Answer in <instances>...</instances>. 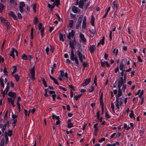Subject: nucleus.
Returning <instances> with one entry per match:
<instances>
[{
	"label": "nucleus",
	"instance_id": "f257e3e1",
	"mask_svg": "<svg viewBox=\"0 0 146 146\" xmlns=\"http://www.w3.org/2000/svg\"><path fill=\"white\" fill-rule=\"evenodd\" d=\"M75 38V32L73 30H72L71 32L69 33L67 36V38L68 39L70 40H72V39Z\"/></svg>",
	"mask_w": 146,
	"mask_h": 146
},
{
	"label": "nucleus",
	"instance_id": "f03ea898",
	"mask_svg": "<svg viewBox=\"0 0 146 146\" xmlns=\"http://www.w3.org/2000/svg\"><path fill=\"white\" fill-rule=\"evenodd\" d=\"M70 60L72 61H74L77 66L79 65V60L77 56L76 55L70 58Z\"/></svg>",
	"mask_w": 146,
	"mask_h": 146
},
{
	"label": "nucleus",
	"instance_id": "7ed1b4c3",
	"mask_svg": "<svg viewBox=\"0 0 146 146\" xmlns=\"http://www.w3.org/2000/svg\"><path fill=\"white\" fill-rule=\"evenodd\" d=\"M91 78H87L84 80L82 84V86L84 87L86 85H88L90 82Z\"/></svg>",
	"mask_w": 146,
	"mask_h": 146
},
{
	"label": "nucleus",
	"instance_id": "20e7f679",
	"mask_svg": "<svg viewBox=\"0 0 146 146\" xmlns=\"http://www.w3.org/2000/svg\"><path fill=\"white\" fill-rule=\"evenodd\" d=\"M83 18L82 17H80L78 19V21L76 23V28L78 29H79L80 26L81 25L82 20Z\"/></svg>",
	"mask_w": 146,
	"mask_h": 146
},
{
	"label": "nucleus",
	"instance_id": "39448f33",
	"mask_svg": "<svg viewBox=\"0 0 146 146\" xmlns=\"http://www.w3.org/2000/svg\"><path fill=\"white\" fill-rule=\"evenodd\" d=\"M9 121L7 120V122L5 123L3 126L2 129V132L3 134L4 132L6 130V128H9Z\"/></svg>",
	"mask_w": 146,
	"mask_h": 146
},
{
	"label": "nucleus",
	"instance_id": "423d86ee",
	"mask_svg": "<svg viewBox=\"0 0 146 146\" xmlns=\"http://www.w3.org/2000/svg\"><path fill=\"white\" fill-rule=\"evenodd\" d=\"M0 19L1 23L6 26L10 24L9 22L7 20L1 17H0Z\"/></svg>",
	"mask_w": 146,
	"mask_h": 146
},
{
	"label": "nucleus",
	"instance_id": "0eeeda50",
	"mask_svg": "<svg viewBox=\"0 0 146 146\" xmlns=\"http://www.w3.org/2000/svg\"><path fill=\"white\" fill-rule=\"evenodd\" d=\"M8 95L10 98H11L12 99H15L16 97V93L14 92H13L11 91H10L8 93Z\"/></svg>",
	"mask_w": 146,
	"mask_h": 146
},
{
	"label": "nucleus",
	"instance_id": "6e6552de",
	"mask_svg": "<svg viewBox=\"0 0 146 146\" xmlns=\"http://www.w3.org/2000/svg\"><path fill=\"white\" fill-rule=\"evenodd\" d=\"M9 15L12 17L13 19L15 20H17V16L15 14L14 12L11 11L9 13Z\"/></svg>",
	"mask_w": 146,
	"mask_h": 146
},
{
	"label": "nucleus",
	"instance_id": "1a4fd4ad",
	"mask_svg": "<svg viewBox=\"0 0 146 146\" xmlns=\"http://www.w3.org/2000/svg\"><path fill=\"white\" fill-rule=\"evenodd\" d=\"M86 16H84V19L82 23V28L83 29H84L86 27Z\"/></svg>",
	"mask_w": 146,
	"mask_h": 146
},
{
	"label": "nucleus",
	"instance_id": "9d476101",
	"mask_svg": "<svg viewBox=\"0 0 146 146\" xmlns=\"http://www.w3.org/2000/svg\"><path fill=\"white\" fill-rule=\"evenodd\" d=\"M77 55L78 56L79 60L81 62L83 63V58L82 57V55L81 52L79 50L77 51Z\"/></svg>",
	"mask_w": 146,
	"mask_h": 146
},
{
	"label": "nucleus",
	"instance_id": "9b49d317",
	"mask_svg": "<svg viewBox=\"0 0 146 146\" xmlns=\"http://www.w3.org/2000/svg\"><path fill=\"white\" fill-rule=\"evenodd\" d=\"M120 80H119L118 85V87H121L122 85L124 83H126V82L123 81V80L122 77H121L120 78Z\"/></svg>",
	"mask_w": 146,
	"mask_h": 146
},
{
	"label": "nucleus",
	"instance_id": "f8f14e48",
	"mask_svg": "<svg viewBox=\"0 0 146 146\" xmlns=\"http://www.w3.org/2000/svg\"><path fill=\"white\" fill-rule=\"evenodd\" d=\"M96 48L95 45L94 44L91 46L89 48V50L91 53H94L96 50Z\"/></svg>",
	"mask_w": 146,
	"mask_h": 146
},
{
	"label": "nucleus",
	"instance_id": "ddd939ff",
	"mask_svg": "<svg viewBox=\"0 0 146 146\" xmlns=\"http://www.w3.org/2000/svg\"><path fill=\"white\" fill-rule=\"evenodd\" d=\"M7 100L9 103H11V104L12 106L13 107H14L15 106V105L14 104V101L15 99H12L11 98H8Z\"/></svg>",
	"mask_w": 146,
	"mask_h": 146
},
{
	"label": "nucleus",
	"instance_id": "4468645a",
	"mask_svg": "<svg viewBox=\"0 0 146 146\" xmlns=\"http://www.w3.org/2000/svg\"><path fill=\"white\" fill-rule=\"evenodd\" d=\"M113 9L116 8V9L114 12V14L117 11L118 9V7L117 3L115 1H114L113 2Z\"/></svg>",
	"mask_w": 146,
	"mask_h": 146
},
{
	"label": "nucleus",
	"instance_id": "2eb2a0df",
	"mask_svg": "<svg viewBox=\"0 0 146 146\" xmlns=\"http://www.w3.org/2000/svg\"><path fill=\"white\" fill-rule=\"evenodd\" d=\"M42 25L41 23L39 24L38 26L39 30H40V32H44V26H42Z\"/></svg>",
	"mask_w": 146,
	"mask_h": 146
},
{
	"label": "nucleus",
	"instance_id": "dca6fc26",
	"mask_svg": "<svg viewBox=\"0 0 146 146\" xmlns=\"http://www.w3.org/2000/svg\"><path fill=\"white\" fill-rule=\"evenodd\" d=\"M64 36L65 37V34L63 35L62 34L60 33L59 34V40L61 41L64 42Z\"/></svg>",
	"mask_w": 146,
	"mask_h": 146
},
{
	"label": "nucleus",
	"instance_id": "f3484780",
	"mask_svg": "<svg viewBox=\"0 0 146 146\" xmlns=\"http://www.w3.org/2000/svg\"><path fill=\"white\" fill-rule=\"evenodd\" d=\"M95 17L92 15L91 16V23L92 25L93 26H94L95 25Z\"/></svg>",
	"mask_w": 146,
	"mask_h": 146
},
{
	"label": "nucleus",
	"instance_id": "a211bd4d",
	"mask_svg": "<svg viewBox=\"0 0 146 146\" xmlns=\"http://www.w3.org/2000/svg\"><path fill=\"white\" fill-rule=\"evenodd\" d=\"M71 40H70L69 41L70 46L71 49H74L75 48L74 46L76 44L72 43Z\"/></svg>",
	"mask_w": 146,
	"mask_h": 146
},
{
	"label": "nucleus",
	"instance_id": "6ab92c4d",
	"mask_svg": "<svg viewBox=\"0 0 146 146\" xmlns=\"http://www.w3.org/2000/svg\"><path fill=\"white\" fill-rule=\"evenodd\" d=\"M5 7L3 3H0V13H2V10L5 9Z\"/></svg>",
	"mask_w": 146,
	"mask_h": 146
},
{
	"label": "nucleus",
	"instance_id": "aec40b11",
	"mask_svg": "<svg viewBox=\"0 0 146 146\" xmlns=\"http://www.w3.org/2000/svg\"><path fill=\"white\" fill-rule=\"evenodd\" d=\"M110 9H111V7L110 6L108 8V9H107V10L105 13V14L104 15V16H103V17L102 18V19H103V20L104 19V18H106L107 17L108 12L110 10Z\"/></svg>",
	"mask_w": 146,
	"mask_h": 146
},
{
	"label": "nucleus",
	"instance_id": "412c9836",
	"mask_svg": "<svg viewBox=\"0 0 146 146\" xmlns=\"http://www.w3.org/2000/svg\"><path fill=\"white\" fill-rule=\"evenodd\" d=\"M84 2L82 0H80L79 1L78 5L79 7L80 8H82L84 6Z\"/></svg>",
	"mask_w": 146,
	"mask_h": 146
},
{
	"label": "nucleus",
	"instance_id": "4be33fe9",
	"mask_svg": "<svg viewBox=\"0 0 146 146\" xmlns=\"http://www.w3.org/2000/svg\"><path fill=\"white\" fill-rule=\"evenodd\" d=\"M72 10L74 13H77L78 11L77 7L75 6H73L72 7Z\"/></svg>",
	"mask_w": 146,
	"mask_h": 146
},
{
	"label": "nucleus",
	"instance_id": "5701e85b",
	"mask_svg": "<svg viewBox=\"0 0 146 146\" xmlns=\"http://www.w3.org/2000/svg\"><path fill=\"white\" fill-rule=\"evenodd\" d=\"M105 117L108 119H110L111 117V116L108 113V111L106 108L105 110Z\"/></svg>",
	"mask_w": 146,
	"mask_h": 146
},
{
	"label": "nucleus",
	"instance_id": "b1692460",
	"mask_svg": "<svg viewBox=\"0 0 146 146\" xmlns=\"http://www.w3.org/2000/svg\"><path fill=\"white\" fill-rule=\"evenodd\" d=\"M127 62V58H124L121 60V62H120V64H122L124 65H125Z\"/></svg>",
	"mask_w": 146,
	"mask_h": 146
},
{
	"label": "nucleus",
	"instance_id": "393cba45",
	"mask_svg": "<svg viewBox=\"0 0 146 146\" xmlns=\"http://www.w3.org/2000/svg\"><path fill=\"white\" fill-rule=\"evenodd\" d=\"M30 73L32 74H35V67L34 66L30 70Z\"/></svg>",
	"mask_w": 146,
	"mask_h": 146
},
{
	"label": "nucleus",
	"instance_id": "a878e982",
	"mask_svg": "<svg viewBox=\"0 0 146 146\" xmlns=\"http://www.w3.org/2000/svg\"><path fill=\"white\" fill-rule=\"evenodd\" d=\"M22 58L25 60H27L28 59V58L27 55L25 54H23L21 56Z\"/></svg>",
	"mask_w": 146,
	"mask_h": 146
},
{
	"label": "nucleus",
	"instance_id": "bb28decb",
	"mask_svg": "<svg viewBox=\"0 0 146 146\" xmlns=\"http://www.w3.org/2000/svg\"><path fill=\"white\" fill-rule=\"evenodd\" d=\"M82 66L83 68H85L86 67H88L89 66V64L88 62H84L82 63Z\"/></svg>",
	"mask_w": 146,
	"mask_h": 146
},
{
	"label": "nucleus",
	"instance_id": "cd10ccee",
	"mask_svg": "<svg viewBox=\"0 0 146 146\" xmlns=\"http://www.w3.org/2000/svg\"><path fill=\"white\" fill-rule=\"evenodd\" d=\"M9 82H8L7 83L6 88H5V91H6V94H7V92H8V91H9Z\"/></svg>",
	"mask_w": 146,
	"mask_h": 146
},
{
	"label": "nucleus",
	"instance_id": "c85d7f7f",
	"mask_svg": "<svg viewBox=\"0 0 146 146\" xmlns=\"http://www.w3.org/2000/svg\"><path fill=\"white\" fill-rule=\"evenodd\" d=\"M33 31L34 28L33 27L31 29V40L33 39Z\"/></svg>",
	"mask_w": 146,
	"mask_h": 146
},
{
	"label": "nucleus",
	"instance_id": "c756f323",
	"mask_svg": "<svg viewBox=\"0 0 146 146\" xmlns=\"http://www.w3.org/2000/svg\"><path fill=\"white\" fill-rule=\"evenodd\" d=\"M118 94L119 96H121L122 94V90L121 89V87H118Z\"/></svg>",
	"mask_w": 146,
	"mask_h": 146
},
{
	"label": "nucleus",
	"instance_id": "7c9ffc66",
	"mask_svg": "<svg viewBox=\"0 0 146 146\" xmlns=\"http://www.w3.org/2000/svg\"><path fill=\"white\" fill-rule=\"evenodd\" d=\"M14 77L17 82H18L19 79V77L18 74H15L14 75Z\"/></svg>",
	"mask_w": 146,
	"mask_h": 146
},
{
	"label": "nucleus",
	"instance_id": "2f4dec72",
	"mask_svg": "<svg viewBox=\"0 0 146 146\" xmlns=\"http://www.w3.org/2000/svg\"><path fill=\"white\" fill-rule=\"evenodd\" d=\"M52 119H56V120L59 119V117L57 116L54 114H52Z\"/></svg>",
	"mask_w": 146,
	"mask_h": 146
},
{
	"label": "nucleus",
	"instance_id": "473e14b6",
	"mask_svg": "<svg viewBox=\"0 0 146 146\" xmlns=\"http://www.w3.org/2000/svg\"><path fill=\"white\" fill-rule=\"evenodd\" d=\"M4 81L3 79L2 78H1L0 80V83L3 88H4Z\"/></svg>",
	"mask_w": 146,
	"mask_h": 146
},
{
	"label": "nucleus",
	"instance_id": "72a5a7b5",
	"mask_svg": "<svg viewBox=\"0 0 146 146\" xmlns=\"http://www.w3.org/2000/svg\"><path fill=\"white\" fill-rule=\"evenodd\" d=\"M125 65L123 64H120L119 68L120 70L121 71H124L125 69H124Z\"/></svg>",
	"mask_w": 146,
	"mask_h": 146
},
{
	"label": "nucleus",
	"instance_id": "f704fd0d",
	"mask_svg": "<svg viewBox=\"0 0 146 146\" xmlns=\"http://www.w3.org/2000/svg\"><path fill=\"white\" fill-rule=\"evenodd\" d=\"M105 38V36H104L103 37L102 40H100V43H101V44L102 45H104L105 44V42H104Z\"/></svg>",
	"mask_w": 146,
	"mask_h": 146
},
{
	"label": "nucleus",
	"instance_id": "c9c22d12",
	"mask_svg": "<svg viewBox=\"0 0 146 146\" xmlns=\"http://www.w3.org/2000/svg\"><path fill=\"white\" fill-rule=\"evenodd\" d=\"M73 21L72 20H70L69 21V27L70 28H72L73 26Z\"/></svg>",
	"mask_w": 146,
	"mask_h": 146
},
{
	"label": "nucleus",
	"instance_id": "e433bc0d",
	"mask_svg": "<svg viewBox=\"0 0 146 146\" xmlns=\"http://www.w3.org/2000/svg\"><path fill=\"white\" fill-rule=\"evenodd\" d=\"M25 5V4L24 2H21L19 5V8H23Z\"/></svg>",
	"mask_w": 146,
	"mask_h": 146
},
{
	"label": "nucleus",
	"instance_id": "4c0bfd02",
	"mask_svg": "<svg viewBox=\"0 0 146 146\" xmlns=\"http://www.w3.org/2000/svg\"><path fill=\"white\" fill-rule=\"evenodd\" d=\"M73 49H71V53L70 54V58L76 55L74 54Z\"/></svg>",
	"mask_w": 146,
	"mask_h": 146
},
{
	"label": "nucleus",
	"instance_id": "58836bf2",
	"mask_svg": "<svg viewBox=\"0 0 146 146\" xmlns=\"http://www.w3.org/2000/svg\"><path fill=\"white\" fill-rule=\"evenodd\" d=\"M53 2L55 6L57 7H58L60 4V2L58 1H54Z\"/></svg>",
	"mask_w": 146,
	"mask_h": 146
},
{
	"label": "nucleus",
	"instance_id": "ea45409f",
	"mask_svg": "<svg viewBox=\"0 0 146 146\" xmlns=\"http://www.w3.org/2000/svg\"><path fill=\"white\" fill-rule=\"evenodd\" d=\"M74 126L73 124L70 122V123H68L67 127L69 128H70Z\"/></svg>",
	"mask_w": 146,
	"mask_h": 146
},
{
	"label": "nucleus",
	"instance_id": "a19ab883",
	"mask_svg": "<svg viewBox=\"0 0 146 146\" xmlns=\"http://www.w3.org/2000/svg\"><path fill=\"white\" fill-rule=\"evenodd\" d=\"M33 21L35 25H36L38 21V18L36 17H35Z\"/></svg>",
	"mask_w": 146,
	"mask_h": 146
},
{
	"label": "nucleus",
	"instance_id": "79ce46f5",
	"mask_svg": "<svg viewBox=\"0 0 146 146\" xmlns=\"http://www.w3.org/2000/svg\"><path fill=\"white\" fill-rule=\"evenodd\" d=\"M131 113L129 114V116L131 118H132L134 117V113L133 111L131 110Z\"/></svg>",
	"mask_w": 146,
	"mask_h": 146
},
{
	"label": "nucleus",
	"instance_id": "37998d69",
	"mask_svg": "<svg viewBox=\"0 0 146 146\" xmlns=\"http://www.w3.org/2000/svg\"><path fill=\"white\" fill-rule=\"evenodd\" d=\"M144 94V91L143 90H142L139 95V98H142L143 97V95Z\"/></svg>",
	"mask_w": 146,
	"mask_h": 146
},
{
	"label": "nucleus",
	"instance_id": "c03bdc74",
	"mask_svg": "<svg viewBox=\"0 0 146 146\" xmlns=\"http://www.w3.org/2000/svg\"><path fill=\"white\" fill-rule=\"evenodd\" d=\"M78 49L79 50H79V51H80V52H82V48L81 45V44H78Z\"/></svg>",
	"mask_w": 146,
	"mask_h": 146
},
{
	"label": "nucleus",
	"instance_id": "a18cd8bd",
	"mask_svg": "<svg viewBox=\"0 0 146 146\" xmlns=\"http://www.w3.org/2000/svg\"><path fill=\"white\" fill-rule=\"evenodd\" d=\"M3 72L5 74L6 76H7L8 73L7 72L6 68L5 67L3 68Z\"/></svg>",
	"mask_w": 146,
	"mask_h": 146
},
{
	"label": "nucleus",
	"instance_id": "49530a36",
	"mask_svg": "<svg viewBox=\"0 0 146 146\" xmlns=\"http://www.w3.org/2000/svg\"><path fill=\"white\" fill-rule=\"evenodd\" d=\"M69 86L71 89V90H76L77 88L76 87H74L73 86L71 85H69Z\"/></svg>",
	"mask_w": 146,
	"mask_h": 146
},
{
	"label": "nucleus",
	"instance_id": "de8ad7c7",
	"mask_svg": "<svg viewBox=\"0 0 146 146\" xmlns=\"http://www.w3.org/2000/svg\"><path fill=\"white\" fill-rule=\"evenodd\" d=\"M94 89V86H91L90 87V89H89V90H88V91L89 92H92Z\"/></svg>",
	"mask_w": 146,
	"mask_h": 146
},
{
	"label": "nucleus",
	"instance_id": "09e8293b",
	"mask_svg": "<svg viewBox=\"0 0 146 146\" xmlns=\"http://www.w3.org/2000/svg\"><path fill=\"white\" fill-rule=\"evenodd\" d=\"M58 88L61 89L62 90L65 91H66L67 90V89L66 88L60 86H58Z\"/></svg>",
	"mask_w": 146,
	"mask_h": 146
},
{
	"label": "nucleus",
	"instance_id": "8fccbe9b",
	"mask_svg": "<svg viewBox=\"0 0 146 146\" xmlns=\"http://www.w3.org/2000/svg\"><path fill=\"white\" fill-rule=\"evenodd\" d=\"M47 88H46L45 89V94H44V96L45 97H48V95L47 94Z\"/></svg>",
	"mask_w": 146,
	"mask_h": 146
},
{
	"label": "nucleus",
	"instance_id": "3c124183",
	"mask_svg": "<svg viewBox=\"0 0 146 146\" xmlns=\"http://www.w3.org/2000/svg\"><path fill=\"white\" fill-rule=\"evenodd\" d=\"M50 50L51 51V52L52 53H53L54 52V47L53 46H52L51 45H50Z\"/></svg>",
	"mask_w": 146,
	"mask_h": 146
},
{
	"label": "nucleus",
	"instance_id": "603ef678",
	"mask_svg": "<svg viewBox=\"0 0 146 146\" xmlns=\"http://www.w3.org/2000/svg\"><path fill=\"white\" fill-rule=\"evenodd\" d=\"M24 112H25V116H27V115H28V116H29V112H28L27 110H25V109H24Z\"/></svg>",
	"mask_w": 146,
	"mask_h": 146
},
{
	"label": "nucleus",
	"instance_id": "864d4df0",
	"mask_svg": "<svg viewBox=\"0 0 146 146\" xmlns=\"http://www.w3.org/2000/svg\"><path fill=\"white\" fill-rule=\"evenodd\" d=\"M12 117L13 119H17V115H16L13 114V112H12Z\"/></svg>",
	"mask_w": 146,
	"mask_h": 146
},
{
	"label": "nucleus",
	"instance_id": "5fc2aeb1",
	"mask_svg": "<svg viewBox=\"0 0 146 146\" xmlns=\"http://www.w3.org/2000/svg\"><path fill=\"white\" fill-rule=\"evenodd\" d=\"M36 4H34L32 7V9H33V11L35 12H36Z\"/></svg>",
	"mask_w": 146,
	"mask_h": 146
},
{
	"label": "nucleus",
	"instance_id": "6e6d98bb",
	"mask_svg": "<svg viewBox=\"0 0 146 146\" xmlns=\"http://www.w3.org/2000/svg\"><path fill=\"white\" fill-rule=\"evenodd\" d=\"M119 104L120 106H121L123 104V102L121 98H119Z\"/></svg>",
	"mask_w": 146,
	"mask_h": 146
},
{
	"label": "nucleus",
	"instance_id": "4d7b16f0",
	"mask_svg": "<svg viewBox=\"0 0 146 146\" xmlns=\"http://www.w3.org/2000/svg\"><path fill=\"white\" fill-rule=\"evenodd\" d=\"M56 96V95L55 93L52 95V97L53 101H55L56 100L55 98Z\"/></svg>",
	"mask_w": 146,
	"mask_h": 146
},
{
	"label": "nucleus",
	"instance_id": "13d9d810",
	"mask_svg": "<svg viewBox=\"0 0 146 146\" xmlns=\"http://www.w3.org/2000/svg\"><path fill=\"white\" fill-rule=\"evenodd\" d=\"M60 74L61 76L62 77H63L64 76V70H61L60 71Z\"/></svg>",
	"mask_w": 146,
	"mask_h": 146
},
{
	"label": "nucleus",
	"instance_id": "bf43d9fd",
	"mask_svg": "<svg viewBox=\"0 0 146 146\" xmlns=\"http://www.w3.org/2000/svg\"><path fill=\"white\" fill-rule=\"evenodd\" d=\"M8 133V135L9 136H11L12 135V131L11 130H9L8 131V132H7Z\"/></svg>",
	"mask_w": 146,
	"mask_h": 146
},
{
	"label": "nucleus",
	"instance_id": "052dcab7",
	"mask_svg": "<svg viewBox=\"0 0 146 146\" xmlns=\"http://www.w3.org/2000/svg\"><path fill=\"white\" fill-rule=\"evenodd\" d=\"M8 112V111L7 110L5 113L4 116V119L5 120H6L7 119Z\"/></svg>",
	"mask_w": 146,
	"mask_h": 146
},
{
	"label": "nucleus",
	"instance_id": "680f3d73",
	"mask_svg": "<svg viewBox=\"0 0 146 146\" xmlns=\"http://www.w3.org/2000/svg\"><path fill=\"white\" fill-rule=\"evenodd\" d=\"M1 93L3 94V98H4L5 96V90H4V91H3V89H2L1 90Z\"/></svg>",
	"mask_w": 146,
	"mask_h": 146
},
{
	"label": "nucleus",
	"instance_id": "e2e57ef3",
	"mask_svg": "<svg viewBox=\"0 0 146 146\" xmlns=\"http://www.w3.org/2000/svg\"><path fill=\"white\" fill-rule=\"evenodd\" d=\"M105 138L104 137H102V138L99 139L98 141L100 143H102L103 141H105Z\"/></svg>",
	"mask_w": 146,
	"mask_h": 146
},
{
	"label": "nucleus",
	"instance_id": "0e129e2a",
	"mask_svg": "<svg viewBox=\"0 0 146 146\" xmlns=\"http://www.w3.org/2000/svg\"><path fill=\"white\" fill-rule=\"evenodd\" d=\"M49 48L48 46H47L45 49V51L47 55L49 54Z\"/></svg>",
	"mask_w": 146,
	"mask_h": 146
},
{
	"label": "nucleus",
	"instance_id": "69168bd1",
	"mask_svg": "<svg viewBox=\"0 0 146 146\" xmlns=\"http://www.w3.org/2000/svg\"><path fill=\"white\" fill-rule=\"evenodd\" d=\"M127 78V74L125 73V74L123 76V81L126 82V79Z\"/></svg>",
	"mask_w": 146,
	"mask_h": 146
},
{
	"label": "nucleus",
	"instance_id": "338daca9",
	"mask_svg": "<svg viewBox=\"0 0 146 146\" xmlns=\"http://www.w3.org/2000/svg\"><path fill=\"white\" fill-rule=\"evenodd\" d=\"M89 31L90 32V33H95V28L94 29H92L91 30H89Z\"/></svg>",
	"mask_w": 146,
	"mask_h": 146
},
{
	"label": "nucleus",
	"instance_id": "774afa93",
	"mask_svg": "<svg viewBox=\"0 0 146 146\" xmlns=\"http://www.w3.org/2000/svg\"><path fill=\"white\" fill-rule=\"evenodd\" d=\"M105 61L103 62L102 61H101L100 62V64L101 66L103 67H105Z\"/></svg>",
	"mask_w": 146,
	"mask_h": 146
}]
</instances>
